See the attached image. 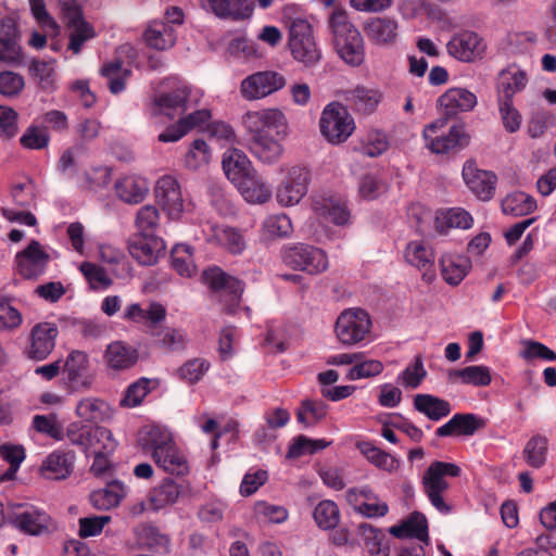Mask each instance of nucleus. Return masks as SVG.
<instances>
[{"instance_id":"37","label":"nucleus","mask_w":556,"mask_h":556,"mask_svg":"<svg viewBox=\"0 0 556 556\" xmlns=\"http://www.w3.org/2000/svg\"><path fill=\"white\" fill-rule=\"evenodd\" d=\"M343 98L355 111L369 114L379 105L381 101V93L377 89L357 86L352 90L344 91Z\"/></svg>"},{"instance_id":"51","label":"nucleus","mask_w":556,"mask_h":556,"mask_svg":"<svg viewBox=\"0 0 556 556\" xmlns=\"http://www.w3.org/2000/svg\"><path fill=\"white\" fill-rule=\"evenodd\" d=\"M125 495L124 485L119 482H112L106 488L92 492L90 501L96 508L108 510L118 506Z\"/></svg>"},{"instance_id":"12","label":"nucleus","mask_w":556,"mask_h":556,"mask_svg":"<svg viewBox=\"0 0 556 556\" xmlns=\"http://www.w3.org/2000/svg\"><path fill=\"white\" fill-rule=\"evenodd\" d=\"M59 328L54 323L41 321L29 331L24 354L36 362L45 361L55 348Z\"/></svg>"},{"instance_id":"17","label":"nucleus","mask_w":556,"mask_h":556,"mask_svg":"<svg viewBox=\"0 0 556 556\" xmlns=\"http://www.w3.org/2000/svg\"><path fill=\"white\" fill-rule=\"evenodd\" d=\"M363 30L370 43L389 48L397 42L400 23L393 16H374L366 20Z\"/></svg>"},{"instance_id":"48","label":"nucleus","mask_w":556,"mask_h":556,"mask_svg":"<svg viewBox=\"0 0 556 556\" xmlns=\"http://www.w3.org/2000/svg\"><path fill=\"white\" fill-rule=\"evenodd\" d=\"M72 469L73 456L61 451L52 452L42 464V470L47 477L54 480L67 478Z\"/></svg>"},{"instance_id":"44","label":"nucleus","mask_w":556,"mask_h":556,"mask_svg":"<svg viewBox=\"0 0 556 556\" xmlns=\"http://www.w3.org/2000/svg\"><path fill=\"white\" fill-rule=\"evenodd\" d=\"M365 458L377 468L389 473L394 472L400 467V460L390 453L382 451L369 441L358 442L356 444Z\"/></svg>"},{"instance_id":"54","label":"nucleus","mask_w":556,"mask_h":556,"mask_svg":"<svg viewBox=\"0 0 556 556\" xmlns=\"http://www.w3.org/2000/svg\"><path fill=\"white\" fill-rule=\"evenodd\" d=\"M130 74V70L124 67L121 61L109 62L101 67V75L106 78L109 89L114 94L125 89L126 80L129 78Z\"/></svg>"},{"instance_id":"42","label":"nucleus","mask_w":556,"mask_h":556,"mask_svg":"<svg viewBox=\"0 0 556 556\" xmlns=\"http://www.w3.org/2000/svg\"><path fill=\"white\" fill-rule=\"evenodd\" d=\"M166 315L165 306L159 302H151L148 308H142L140 304L132 303L126 306L123 318L137 324L149 321L156 325L165 320Z\"/></svg>"},{"instance_id":"34","label":"nucleus","mask_w":556,"mask_h":556,"mask_svg":"<svg viewBox=\"0 0 556 556\" xmlns=\"http://www.w3.org/2000/svg\"><path fill=\"white\" fill-rule=\"evenodd\" d=\"M212 236L208 238L213 242L226 250L227 252L239 255L247 249L248 242L243 232L230 226H214L212 227Z\"/></svg>"},{"instance_id":"31","label":"nucleus","mask_w":556,"mask_h":556,"mask_svg":"<svg viewBox=\"0 0 556 556\" xmlns=\"http://www.w3.org/2000/svg\"><path fill=\"white\" fill-rule=\"evenodd\" d=\"M527 73L516 64L508 65L498 75V100H511L516 93L526 88Z\"/></svg>"},{"instance_id":"22","label":"nucleus","mask_w":556,"mask_h":556,"mask_svg":"<svg viewBox=\"0 0 556 556\" xmlns=\"http://www.w3.org/2000/svg\"><path fill=\"white\" fill-rule=\"evenodd\" d=\"M139 361L137 348L124 341H113L104 350L103 363L108 370L122 372L129 370Z\"/></svg>"},{"instance_id":"8","label":"nucleus","mask_w":556,"mask_h":556,"mask_svg":"<svg viewBox=\"0 0 556 556\" xmlns=\"http://www.w3.org/2000/svg\"><path fill=\"white\" fill-rule=\"evenodd\" d=\"M371 318L362 308L344 309L337 318L334 331L338 340L344 345H356L366 340L371 330Z\"/></svg>"},{"instance_id":"63","label":"nucleus","mask_w":556,"mask_h":556,"mask_svg":"<svg viewBox=\"0 0 556 556\" xmlns=\"http://www.w3.org/2000/svg\"><path fill=\"white\" fill-rule=\"evenodd\" d=\"M427 371L422 359L417 356L413 364L408 365L397 377V383L404 388L417 389L425 380Z\"/></svg>"},{"instance_id":"10","label":"nucleus","mask_w":556,"mask_h":556,"mask_svg":"<svg viewBox=\"0 0 556 556\" xmlns=\"http://www.w3.org/2000/svg\"><path fill=\"white\" fill-rule=\"evenodd\" d=\"M283 263L294 269L319 274L327 269L328 257L326 253L315 247L296 244L285 250Z\"/></svg>"},{"instance_id":"23","label":"nucleus","mask_w":556,"mask_h":556,"mask_svg":"<svg viewBox=\"0 0 556 556\" xmlns=\"http://www.w3.org/2000/svg\"><path fill=\"white\" fill-rule=\"evenodd\" d=\"M404 258L409 265L422 271V278L427 282L433 280L435 253L429 243L424 240L409 241L404 250Z\"/></svg>"},{"instance_id":"57","label":"nucleus","mask_w":556,"mask_h":556,"mask_svg":"<svg viewBox=\"0 0 556 556\" xmlns=\"http://www.w3.org/2000/svg\"><path fill=\"white\" fill-rule=\"evenodd\" d=\"M31 426L38 433L45 434L55 441H62L66 437L63 426L56 414L35 415Z\"/></svg>"},{"instance_id":"30","label":"nucleus","mask_w":556,"mask_h":556,"mask_svg":"<svg viewBox=\"0 0 556 556\" xmlns=\"http://www.w3.org/2000/svg\"><path fill=\"white\" fill-rule=\"evenodd\" d=\"M75 414L81 420V424L97 425L111 419L113 410L104 400L87 396L77 403Z\"/></svg>"},{"instance_id":"41","label":"nucleus","mask_w":556,"mask_h":556,"mask_svg":"<svg viewBox=\"0 0 556 556\" xmlns=\"http://www.w3.org/2000/svg\"><path fill=\"white\" fill-rule=\"evenodd\" d=\"M448 380L452 383L488 387L492 381V376L489 367L483 365H470L462 369H452L448 372Z\"/></svg>"},{"instance_id":"7","label":"nucleus","mask_w":556,"mask_h":556,"mask_svg":"<svg viewBox=\"0 0 556 556\" xmlns=\"http://www.w3.org/2000/svg\"><path fill=\"white\" fill-rule=\"evenodd\" d=\"M154 198L162 211L172 220H179L192 210V201L177 177L166 174L161 176L154 186Z\"/></svg>"},{"instance_id":"46","label":"nucleus","mask_w":556,"mask_h":556,"mask_svg":"<svg viewBox=\"0 0 556 556\" xmlns=\"http://www.w3.org/2000/svg\"><path fill=\"white\" fill-rule=\"evenodd\" d=\"M112 180V169L96 166L85 170L78 178L77 186L83 191L98 192L105 189Z\"/></svg>"},{"instance_id":"16","label":"nucleus","mask_w":556,"mask_h":556,"mask_svg":"<svg viewBox=\"0 0 556 556\" xmlns=\"http://www.w3.org/2000/svg\"><path fill=\"white\" fill-rule=\"evenodd\" d=\"M285 85V77L277 72H257L241 81L240 91L244 99L257 100L280 90Z\"/></svg>"},{"instance_id":"50","label":"nucleus","mask_w":556,"mask_h":556,"mask_svg":"<svg viewBox=\"0 0 556 556\" xmlns=\"http://www.w3.org/2000/svg\"><path fill=\"white\" fill-rule=\"evenodd\" d=\"M536 208L535 200L521 191L507 194L502 200V211L506 215L515 217L528 215Z\"/></svg>"},{"instance_id":"47","label":"nucleus","mask_w":556,"mask_h":556,"mask_svg":"<svg viewBox=\"0 0 556 556\" xmlns=\"http://www.w3.org/2000/svg\"><path fill=\"white\" fill-rule=\"evenodd\" d=\"M414 407L431 420H440L451 413V404L430 394H417L414 397Z\"/></svg>"},{"instance_id":"36","label":"nucleus","mask_w":556,"mask_h":556,"mask_svg":"<svg viewBox=\"0 0 556 556\" xmlns=\"http://www.w3.org/2000/svg\"><path fill=\"white\" fill-rule=\"evenodd\" d=\"M222 164L226 177L233 185L255 169L247 155L236 148L225 152Z\"/></svg>"},{"instance_id":"21","label":"nucleus","mask_w":556,"mask_h":556,"mask_svg":"<svg viewBox=\"0 0 556 556\" xmlns=\"http://www.w3.org/2000/svg\"><path fill=\"white\" fill-rule=\"evenodd\" d=\"M476 105V94L458 87L447 89L437 100V109L446 117H454L460 113L469 112Z\"/></svg>"},{"instance_id":"33","label":"nucleus","mask_w":556,"mask_h":556,"mask_svg":"<svg viewBox=\"0 0 556 556\" xmlns=\"http://www.w3.org/2000/svg\"><path fill=\"white\" fill-rule=\"evenodd\" d=\"M181 493V484L170 478H165L160 484L150 490L148 494L149 509L157 511L174 505Z\"/></svg>"},{"instance_id":"55","label":"nucleus","mask_w":556,"mask_h":556,"mask_svg":"<svg viewBox=\"0 0 556 556\" xmlns=\"http://www.w3.org/2000/svg\"><path fill=\"white\" fill-rule=\"evenodd\" d=\"M138 541L159 553L168 552L169 538L151 525H141L136 530Z\"/></svg>"},{"instance_id":"4","label":"nucleus","mask_w":556,"mask_h":556,"mask_svg":"<svg viewBox=\"0 0 556 556\" xmlns=\"http://www.w3.org/2000/svg\"><path fill=\"white\" fill-rule=\"evenodd\" d=\"M460 473L462 469L458 465L441 460L432 462L424 472L422 490L432 506L442 514L451 511V506L445 503L443 497L450 488L447 478H456Z\"/></svg>"},{"instance_id":"32","label":"nucleus","mask_w":556,"mask_h":556,"mask_svg":"<svg viewBox=\"0 0 556 556\" xmlns=\"http://www.w3.org/2000/svg\"><path fill=\"white\" fill-rule=\"evenodd\" d=\"M484 422L473 414H455L435 431L438 437H469L482 428Z\"/></svg>"},{"instance_id":"62","label":"nucleus","mask_w":556,"mask_h":556,"mask_svg":"<svg viewBox=\"0 0 556 556\" xmlns=\"http://www.w3.org/2000/svg\"><path fill=\"white\" fill-rule=\"evenodd\" d=\"M80 271L92 290H105L113 282L105 269L97 264L84 262Z\"/></svg>"},{"instance_id":"28","label":"nucleus","mask_w":556,"mask_h":556,"mask_svg":"<svg viewBox=\"0 0 556 556\" xmlns=\"http://www.w3.org/2000/svg\"><path fill=\"white\" fill-rule=\"evenodd\" d=\"M473 225V218L463 207L441 208L434 215V229L440 235H446L451 229H469Z\"/></svg>"},{"instance_id":"1","label":"nucleus","mask_w":556,"mask_h":556,"mask_svg":"<svg viewBox=\"0 0 556 556\" xmlns=\"http://www.w3.org/2000/svg\"><path fill=\"white\" fill-rule=\"evenodd\" d=\"M144 452L150 453L155 465L164 472L184 477L190 466L185 452L177 445L172 432L160 426L146 427L139 439Z\"/></svg>"},{"instance_id":"24","label":"nucleus","mask_w":556,"mask_h":556,"mask_svg":"<svg viewBox=\"0 0 556 556\" xmlns=\"http://www.w3.org/2000/svg\"><path fill=\"white\" fill-rule=\"evenodd\" d=\"M49 258L41 244L33 240L25 250L17 253V270L24 278H37L46 270Z\"/></svg>"},{"instance_id":"49","label":"nucleus","mask_w":556,"mask_h":556,"mask_svg":"<svg viewBox=\"0 0 556 556\" xmlns=\"http://www.w3.org/2000/svg\"><path fill=\"white\" fill-rule=\"evenodd\" d=\"M29 74L42 90L53 92L56 89L53 61L33 60L29 64Z\"/></svg>"},{"instance_id":"53","label":"nucleus","mask_w":556,"mask_h":556,"mask_svg":"<svg viewBox=\"0 0 556 556\" xmlns=\"http://www.w3.org/2000/svg\"><path fill=\"white\" fill-rule=\"evenodd\" d=\"M548 441L546 437L535 434L531 437L522 451V456L532 468H541L546 462Z\"/></svg>"},{"instance_id":"52","label":"nucleus","mask_w":556,"mask_h":556,"mask_svg":"<svg viewBox=\"0 0 556 556\" xmlns=\"http://www.w3.org/2000/svg\"><path fill=\"white\" fill-rule=\"evenodd\" d=\"M313 518L319 529L332 530L339 525L341 514L333 501L324 500L314 508Z\"/></svg>"},{"instance_id":"38","label":"nucleus","mask_w":556,"mask_h":556,"mask_svg":"<svg viewBox=\"0 0 556 556\" xmlns=\"http://www.w3.org/2000/svg\"><path fill=\"white\" fill-rule=\"evenodd\" d=\"M115 190L122 201L136 204L144 199L149 189L144 178L127 175L116 181Z\"/></svg>"},{"instance_id":"27","label":"nucleus","mask_w":556,"mask_h":556,"mask_svg":"<svg viewBox=\"0 0 556 556\" xmlns=\"http://www.w3.org/2000/svg\"><path fill=\"white\" fill-rule=\"evenodd\" d=\"M203 7L220 18L241 21L250 18L253 14L251 0H201Z\"/></svg>"},{"instance_id":"59","label":"nucleus","mask_w":556,"mask_h":556,"mask_svg":"<svg viewBox=\"0 0 556 556\" xmlns=\"http://www.w3.org/2000/svg\"><path fill=\"white\" fill-rule=\"evenodd\" d=\"M245 146L250 152L263 163H274L278 161L283 148L279 141H247Z\"/></svg>"},{"instance_id":"35","label":"nucleus","mask_w":556,"mask_h":556,"mask_svg":"<svg viewBox=\"0 0 556 556\" xmlns=\"http://www.w3.org/2000/svg\"><path fill=\"white\" fill-rule=\"evenodd\" d=\"M143 40L149 48L164 51L174 47L176 33L167 23L154 20L148 24L143 33Z\"/></svg>"},{"instance_id":"29","label":"nucleus","mask_w":556,"mask_h":556,"mask_svg":"<svg viewBox=\"0 0 556 556\" xmlns=\"http://www.w3.org/2000/svg\"><path fill=\"white\" fill-rule=\"evenodd\" d=\"M235 187L249 203L263 204L271 197L270 187L255 169L240 179Z\"/></svg>"},{"instance_id":"45","label":"nucleus","mask_w":556,"mask_h":556,"mask_svg":"<svg viewBox=\"0 0 556 556\" xmlns=\"http://www.w3.org/2000/svg\"><path fill=\"white\" fill-rule=\"evenodd\" d=\"M66 27L70 30L68 49L78 54L86 41L96 37L94 27L83 16L66 20Z\"/></svg>"},{"instance_id":"58","label":"nucleus","mask_w":556,"mask_h":556,"mask_svg":"<svg viewBox=\"0 0 556 556\" xmlns=\"http://www.w3.org/2000/svg\"><path fill=\"white\" fill-rule=\"evenodd\" d=\"M328 412V405L323 401H303L298 413V421L311 427L323 420Z\"/></svg>"},{"instance_id":"5","label":"nucleus","mask_w":556,"mask_h":556,"mask_svg":"<svg viewBox=\"0 0 556 556\" xmlns=\"http://www.w3.org/2000/svg\"><path fill=\"white\" fill-rule=\"evenodd\" d=\"M163 89L154 94L151 111L154 115H164L170 119L185 113L191 97V87L179 77L164 79Z\"/></svg>"},{"instance_id":"64","label":"nucleus","mask_w":556,"mask_h":556,"mask_svg":"<svg viewBox=\"0 0 556 556\" xmlns=\"http://www.w3.org/2000/svg\"><path fill=\"white\" fill-rule=\"evenodd\" d=\"M361 531L364 536L365 548L370 556L389 555V547L383 544V534L380 531L368 525L362 526Z\"/></svg>"},{"instance_id":"19","label":"nucleus","mask_w":556,"mask_h":556,"mask_svg":"<svg viewBox=\"0 0 556 556\" xmlns=\"http://www.w3.org/2000/svg\"><path fill=\"white\" fill-rule=\"evenodd\" d=\"M164 250V241L153 235L136 233L128 241L129 254L144 266L154 265Z\"/></svg>"},{"instance_id":"20","label":"nucleus","mask_w":556,"mask_h":556,"mask_svg":"<svg viewBox=\"0 0 556 556\" xmlns=\"http://www.w3.org/2000/svg\"><path fill=\"white\" fill-rule=\"evenodd\" d=\"M211 118L212 112L208 109H201L182 115L177 122L169 125L157 139H181L192 132L202 134Z\"/></svg>"},{"instance_id":"9","label":"nucleus","mask_w":556,"mask_h":556,"mask_svg":"<svg viewBox=\"0 0 556 556\" xmlns=\"http://www.w3.org/2000/svg\"><path fill=\"white\" fill-rule=\"evenodd\" d=\"M320 132L326 139H348L356 128L348 108L338 101L328 103L319 118Z\"/></svg>"},{"instance_id":"26","label":"nucleus","mask_w":556,"mask_h":556,"mask_svg":"<svg viewBox=\"0 0 556 556\" xmlns=\"http://www.w3.org/2000/svg\"><path fill=\"white\" fill-rule=\"evenodd\" d=\"M203 281L212 290L220 291L225 290L230 301L238 305L243 293V282L236 277L227 275L219 267H212L205 269L202 275Z\"/></svg>"},{"instance_id":"11","label":"nucleus","mask_w":556,"mask_h":556,"mask_svg":"<svg viewBox=\"0 0 556 556\" xmlns=\"http://www.w3.org/2000/svg\"><path fill=\"white\" fill-rule=\"evenodd\" d=\"M446 51L457 61L472 63L483 59L486 43L478 33L463 30L451 37L446 43Z\"/></svg>"},{"instance_id":"43","label":"nucleus","mask_w":556,"mask_h":556,"mask_svg":"<svg viewBox=\"0 0 556 556\" xmlns=\"http://www.w3.org/2000/svg\"><path fill=\"white\" fill-rule=\"evenodd\" d=\"M443 279L452 286L460 283L470 269V261L462 255L444 254L440 258Z\"/></svg>"},{"instance_id":"40","label":"nucleus","mask_w":556,"mask_h":556,"mask_svg":"<svg viewBox=\"0 0 556 556\" xmlns=\"http://www.w3.org/2000/svg\"><path fill=\"white\" fill-rule=\"evenodd\" d=\"M152 336L154 346L164 353L182 351L188 342L182 330L168 326L157 328Z\"/></svg>"},{"instance_id":"2","label":"nucleus","mask_w":556,"mask_h":556,"mask_svg":"<svg viewBox=\"0 0 556 556\" xmlns=\"http://www.w3.org/2000/svg\"><path fill=\"white\" fill-rule=\"evenodd\" d=\"M328 23L339 56L350 66L362 65L366 55L364 39L359 30L349 21L348 13L342 9H334Z\"/></svg>"},{"instance_id":"60","label":"nucleus","mask_w":556,"mask_h":556,"mask_svg":"<svg viewBox=\"0 0 556 556\" xmlns=\"http://www.w3.org/2000/svg\"><path fill=\"white\" fill-rule=\"evenodd\" d=\"M292 230V223L286 214L268 216L263 223V236L266 239L288 237Z\"/></svg>"},{"instance_id":"13","label":"nucleus","mask_w":556,"mask_h":556,"mask_svg":"<svg viewBox=\"0 0 556 556\" xmlns=\"http://www.w3.org/2000/svg\"><path fill=\"white\" fill-rule=\"evenodd\" d=\"M10 520L16 529L30 535L48 531L51 525V518L46 510L29 504L12 505Z\"/></svg>"},{"instance_id":"15","label":"nucleus","mask_w":556,"mask_h":556,"mask_svg":"<svg viewBox=\"0 0 556 556\" xmlns=\"http://www.w3.org/2000/svg\"><path fill=\"white\" fill-rule=\"evenodd\" d=\"M89 365V356L83 351L74 350L67 355L62 365V374L71 391L89 390L92 387Z\"/></svg>"},{"instance_id":"6","label":"nucleus","mask_w":556,"mask_h":556,"mask_svg":"<svg viewBox=\"0 0 556 556\" xmlns=\"http://www.w3.org/2000/svg\"><path fill=\"white\" fill-rule=\"evenodd\" d=\"M66 438L87 455L114 453L117 447V442L111 430L100 426L84 425L79 421H73L67 426Z\"/></svg>"},{"instance_id":"3","label":"nucleus","mask_w":556,"mask_h":556,"mask_svg":"<svg viewBox=\"0 0 556 556\" xmlns=\"http://www.w3.org/2000/svg\"><path fill=\"white\" fill-rule=\"evenodd\" d=\"M287 27L288 49L292 58L307 67L318 64L321 49L317 45L312 24L304 17H294L287 22Z\"/></svg>"},{"instance_id":"18","label":"nucleus","mask_w":556,"mask_h":556,"mask_svg":"<svg viewBox=\"0 0 556 556\" xmlns=\"http://www.w3.org/2000/svg\"><path fill=\"white\" fill-rule=\"evenodd\" d=\"M463 178L479 200L490 201L493 198L497 182L494 173L479 169L473 161H467L463 167Z\"/></svg>"},{"instance_id":"25","label":"nucleus","mask_w":556,"mask_h":556,"mask_svg":"<svg viewBox=\"0 0 556 556\" xmlns=\"http://www.w3.org/2000/svg\"><path fill=\"white\" fill-rule=\"evenodd\" d=\"M67 127L65 113L51 110L37 116L20 139H49L51 131H62Z\"/></svg>"},{"instance_id":"14","label":"nucleus","mask_w":556,"mask_h":556,"mask_svg":"<svg viewBox=\"0 0 556 556\" xmlns=\"http://www.w3.org/2000/svg\"><path fill=\"white\" fill-rule=\"evenodd\" d=\"M309 170L304 166H292L277 188V201L283 206L298 204L307 193Z\"/></svg>"},{"instance_id":"61","label":"nucleus","mask_w":556,"mask_h":556,"mask_svg":"<svg viewBox=\"0 0 556 556\" xmlns=\"http://www.w3.org/2000/svg\"><path fill=\"white\" fill-rule=\"evenodd\" d=\"M172 266L180 275L190 277L195 271L191 248L187 244H176L170 254Z\"/></svg>"},{"instance_id":"39","label":"nucleus","mask_w":556,"mask_h":556,"mask_svg":"<svg viewBox=\"0 0 556 556\" xmlns=\"http://www.w3.org/2000/svg\"><path fill=\"white\" fill-rule=\"evenodd\" d=\"M390 533L399 539L414 538L421 542H428V522L424 514L415 511L401 525L393 526Z\"/></svg>"},{"instance_id":"56","label":"nucleus","mask_w":556,"mask_h":556,"mask_svg":"<svg viewBox=\"0 0 556 556\" xmlns=\"http://www.w3.org/2000/svg\"><path fill=\"white\" fill-rule=\"evenodd\" d=\"M314 210L319 217L336 225H344L350 218V212L345 205L337 203L331 199L323 200V202L315 201Z\"/></svg>"}]
</instances>
